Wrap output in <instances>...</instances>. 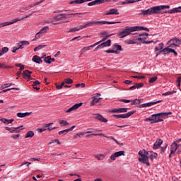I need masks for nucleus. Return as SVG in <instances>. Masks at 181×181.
Masks as SVG:
<instances>
[{
    "instance_id": "1",
    "label": "nucleus",
    "mask_w": 181,
    "mask_h": 181,
    "mask_svg": "<svg viewBox=\"0 0 181 181\" xmlns=\"http://www.w3.org/2000/svg\"><path fill=\"white\" fill-rule=\"evenodd\" d=\"M139 155L140 156L139 158V162L143 163V165H146V166H151L149 158L151 160H153V159H156L158 158V153L152 151H146L145 150L140 151L139 152Z\"/></svg>"
},
{
    "instance_id": "2",
    "label": "nucleus",
    "mask_w": 181,
    "mask_h": 181,
    "mask_svg": "<svg viewBox=\"0 0 181 181\" xmlns=\"http://www.w3.org/2000/svg\"><path fill=\"white\" fill-rule=\"evenodd\" d=\"M170 8V6H156L154 7H151L148 8L147 10H141L140 15L143 16H148L150 15H158L160 12V11H163V9H169Z\"/></svg>"
},
{
    "instance_id": "3",
    "label": "nucleus",
    "mask_w": 181,
    "mask_h": 181,
    "mask_svg": "<svg viewBox=\"0 0 181 181\" xmlns=\"http://www.w3.org/2000/svg\"><path fill=\"white\" fill-rule=\"evenodd\" d=\"M138 30V26L129 27L126 26L118 34L119 37L120 39H123V37H127V36H129L132 32H136Z\"/></svg>"
},
{
    "instance_id": "4",
    "label": "nucleus",
    "mask_w": 181,
    "mask_h": 181,
    "mask_svg": "<svg viewBox=\"0 0 181 181\" xmlns=\"http://www.w3.org/2000/svg\"><path fill=\"white\" fill-rule=\"evenodd\" d=\"M168 115H172V112H161V113L152 115L151 117H153V122H151V124L162 122V121H163V118H166Z\"/></svg>"
},
{
    "instance_id": "5",
    "label": "nucleus",
    "mask_w": 181,
    "mask_h": 181,
    "mask_svg": "<svg viewBox=\"0 0 181 181\" xmlns=\"http://www.w3.org/2000/svg\"><path fill=\"white\" fill-rule=\"evenodd\" d=\"M86 13H76L70 14H59L54 17V21H63V19H67L71 18V16H77V15H84Z\"/></svg>"
},
{
    "instance_id": "6",
    "label": "nucleus",
    "mask_w": 181,
    "mask_h": 181,
    "mask_svg": "<svg viewBox=\"0 0 181 181\" xmlns=\"http://www.w3.org/2000/svg\"><path fill=\"white\" fill-rule=\"evenodd\" d=\"M181 145L180 144H176V142H173L172 144H171V147H170V153L169 154V158L170 159V158H172V156H173V155H175V152H176V151H177V153H180L181 152Z\"/></svg>"
},
{
    "instance_id": "7",
    "label": "nucleus",
    "mask_w": 181,
    "mask_h": 181,
    "mask_svg": "<svg viewBox=\"0 0 181 181\" xmlns=\"http://www.w3.org/2000/svg\"><path fill=\"white\" fill-rule=\"evenodd\" d=\"M139 37L136 38V40H139V42H141V43H144L145 45H149V43H153V41H145V39H146V37H148V36H149V34L146 33H140L139 35Z\"/></svg>"
},
{
    "instance_id": "8",
    "label": "nucleus",
    "mask_w": 181,
    "mask_h": 181,
    "mask_svg": "<svg viewBox=\"0 0 181 181\" xmlns=\"http://www.w3.org/2000/svg\"><path fill=\"white\" fill-rule=\"evenodd\" d=\"M91 23H86L85 25H78L75 28H71L68 32L69 33H71L73 32H78V30H81V29H85V28H88Z\"/></svg>"
},
{
    "instance_id": "9",
    "label": "nucleus",
    "mask_w": 181,
    "mask_h": 181,
    "mask_svg": "<svg viewBox=\"0 0 181 181\" xmlns=\"http://www.w3.org/2000/svg\"><path fill=\"white\" fill-rule=\"evenodd\" d=\"M115 23H121V21H116V22H111V21H92L91 25H115Z\"/></svg>"
},
{
    "instance_id": "10",
    "label": "nucleus",
    "mask_w": 181,
    "mask_h": 181,
    "mask_svg": "<svg viewBox=\"0 0 181 181\" xmlns=\"http://www.w3.org/2000/svg\"><path fill=\"white\" fill-rule=\"evenodd\" d=\"M50 125H53V123L45 124L43 127L39 129V132H45V131H53V129H57V127L50 128Z\"/></svg>"
},
{
    "instance_id": "11",
    "label": "nucleus",
    "mask_w": 181,
    "mask_h": 181,
    "mask_svg": "<svg viewBox=\"0 0 181 181\" xmlns=\"http://www.w3.org/2000/svg\"><path fill=\"white\" fill-rule=\"evenodd\" d=\"M159 53H162L163 54H169V53H173L175 56H177V52L175 49L169 47L163 49L159 52Z\"/></svg>"
},
{
    "instance_id": "12",
    "label": "nucleus",
    "mask_w": 181,
    "mask_h": 181,
    "mask_svg": "<svg viewBox=\"0 0 181 181\" xmlns=\"http://www.w3.org/2000/svg\"><path fill=\"white\" fill-rule=\"evenodd\" d=\"M168 43H170V47H173L175 46V47H179L178 45H181V39L178 38H174L170 40Z\"/></svg>"
},
{
    "instance_id": "13",
    "label": "nucleus",
    "mask_w": 181,
    "mask_h": 181,
    "mask_svg": "<svg viewBox=\"0 0 181 181\" xmlns=\"http://www.w3.org/2000/svg\"><path fill=\"white\" fill-rule=\"evenodd\" d=\"M91 135L94 136H105V138H110V139H112V141H115L117 145H119V142H118L114 136H107L103 133H94V132H91Z\"/></svg>"
},
{
    "instance_id": "14",
    "label": "nucleus",
    "mask_w": 181,
    "mask_h": 181,
    "mask_svg": "<svg viewBox=\"0 0 181 181\" xmlns=\"http://www.w3.org/2000/svg\"><path fill=\"white\" fill-rule=\"evenodd\" d=\"M129 108L127 107H121V108H115L110 111L112 114H121L122 112H127Z\"/></svg>"
},
{
    "instance_id": "15",
    "label": "nucleus",
    "mask_w": 181,
    "mask_h": 181,
    "mask_svg": "<svg viewBox=\"0 0 181 181\" xmlns=\"http://www.w3.org/2000/svg\"><path fill=\"white\" fill-rule=\"evenodd\" d=\"M133 114H135V111H131L126 114L114 115L113 117H115V118H129Z\"/></svg>"
},
{
    "instance_id": "16",
    "label": "nucleus",
    "mask_w": 181,
    "mask_h": 181,
    "mask_svg": "<svg viewBox=\"0 0 181 181\" xmlns=\"http://www.w3.org/2000/svg\"><path fill=\"white\" fill-rule=\"evenodd\" d=\"M100 95H101L100 93H96L93 95L91 105H95V104H97L100 100H103V98H100Z\"/></svg>"
},
{
    "instance_id": "17",
    "label": "nucleus",
    "mask_w": 181,
    "mask_h": 181,
    "mask_svg": "<svg viewBox=\"0 0 181 181\" xmlns=\"http://www.w3.org/2000/svg\"><path fill=\"white\" fill-rule=\"evenodd\" d=\"M159 103H162V100H158L156 102H149L147 103H144L139 105V108H146V107H152V105H155V104H159Z\"/></svg>"
},
{
    "instance_id": "18",
    "label": "nucleus",
    "mask_w": 181,
    "mask_h": 181,
    "mask_svg": "<svg viewBox=\"0 0 181 181\" xmlns=\"http://www.w3.org/2000/svg\"><path fill=\"white\" fill-rule=\"evenodd\" d=\"M92 117L95 119H98V121H100L101 122H107L108 119L104 118L103 115L100 114H93L92 115Z\"/></svg>"
},
{
    "instance_id": "19",
    "label": "nucleus",
    "mask_w": 181,
    "mask_h": 181,
    "mask_svg": "<svg viewBox=\"0 0 181 181\" xmlns=\"http://www.w3.org/2000/svg\"><path fill=\"white\" fill-rule=\"evenodd\" d=\"M81 105H83V103H76L71 107L66 110L65 112H71V111H76V110H78V108H80Z\"/></svg>"
},
{
    "instance_id": "20",
    "label": "nucleus",
    "mask_w": 181,
    "mask_h": 181,
    "mask_svg": "<svg viewBox=\"0 0 181 181\" xmlns=\"http://www.w3.org/2000/svg\"><path fill=\"white\" fill-rule=\"evenodd\" d=\"M111 46V40H108L107 41L99 45L95 49L98 50V49H104V47H107Z\"/></svg>"
},
{
    "instance_id": "21",
    "label": "nucleus",
    "mask_w": 181,
    "mask_h": 181,
    "mask_svg": "<svg viewBox=\"0 0 181 181\" xmlns=\"http://www.w3.org/2000/svg\"><path fill=\"white\" fill-rule=\"evenodd\" d=\"M110 36H112V34L110 35L105 31L100 33V37H102L101 42H105V40H107Z\"/></svg>"
},
{
    "instance_id": "22",
    "label": "nucleus",
    "mask_w": 181,
    "mask_h": 181,
    "mask_svg": "<svg viewBox=\"0 0 181 181\" xmlns=\"http://www.w3.org/2000/svg\"><path fill=\"white\" fill-rule=\"evenodd\" d=\"M142 0H125L124 1H120L117 5H127V4H135V2H141Z\"/></svg>"
},
{
    "instance_id": "23",
    "label": "nucleus",
    "mask_w": 181,
    "mask_h": 181,
    "mask_svg": "<svg viewBox=\"0 0 181 181\" xmlns=\"http://www.w3.org/2000/svg\"><path fill=\"white\" fill-rule=\"evenodd\" d=\"M163 144V141L160 139H158L153 144V149H158V148H160V145Z\"/></svg>"
},
{
    "instance_id": "24",
    "label": "nucleus",
    "mask_w": 181,
    "mask_h": 181,
    "mask_svg": "<svg viewBox=\"0 0 181 181\" xmlns=\"http://www.w3.org/2000/svg\"><path fill=\"white\" fill-rule=\"evenodd\" d=\"M110 0H95L91 2V6L94 5H101V4H105V2H109Z\"/></svg>"
},
{
    "instance_id": "25",
    "label": "nucleus",
    "mask_w": 181,
    "mask_h": 181,
    "mask_svg": "<svg viewBox=\"0 0 181 181\" xmlns=\"http://www.w3.org/2000/svg\"><path fill=\"white\" fill-rule=\"evenodd\" d=\"M75 128H76V126H72L69 129L59 132L58 134H59V135H66V134H69V132H70V131H73V129Z\"/></svg>"
},
{
    "instance_id": "26",
    "label": "nucleus",
    "mask_w": 181,
    "mask_h": 181,
    "mask_svg": "<svg viewBox=\"0 0 181 181\" xmlns=\"http://www.w3.org/2000/svg\"><path fill=\"white\" fill-rule=\"evenodd\" d=\"M91 0H74L69 2V5H74L78 4H84V2H90Z\"/></svg>"
},
{
    "instance_id": "27",
    "label": "nucleus",
    "mask_w": 181,
    "mask_h": 181,
    "mask_svg": "<svg viewBox=\"0 0 181 181\" xmlns=\"http://www.w3.org/2000/svg\"><path fill=\"white\" fill-rule=\"evenodd\" d=\"M105 15H119V13H118V9L117 8H110Z\"/></svg>"
},
{
    "instance_id": "28",
    "label": "nucleus",
    "mask_w": 181,
    "mask_h": 181,
    "mask_svg": "<svg viewBox=\"0 0 181 181\" xmlns=\"http://www.w3.org/2000/svg\"><path fill=\"white\" fill-rule=\"evenodd\" d=\"M32 60H33V62H34V63H37L38 64H40V63H43V61L42 60V58H40L37 55H35L33 57Z\"/></svg>"
},
{
    "instance_id": "29",
    "label": "nucleus",
    "mask_w": 181,
    "mask_h": 181,
    "mask_svg": "<svg viewBox=\"0 0 181 181\" xmlns=\"http://www.w3.org/2000/svg\"><path fill=\"white\" fill-rule=\"evenodd\" d=\"M181 12V6L174 8L168 11V13H179Z\"/></svg>"
},
{
    "instance_id": "30",
    "label": "nucleus",
    "mask_w": 181,
    "mask_h": 181,
    "mask_svg": "<svg viewBox=\"0 0 181 181\" xmlns=\"http://www.w3.org/2000/svg\"><path fill=\"white\" fill-rule=\"evenodd\" d=\"M30 74H32V71L29 70H25L23 72V76H24L27 78H32V76H30Z\"/></svg>"
},
{
    "instance_id": "31",
    "label": "nucleus",
    "mask_w": 181,
    "mask_h": 181,
    "mask_svg": "<svg viewBox=\"0 0 181 181\" xmlns=\"http://www.w3.org/2000/svg\"><path fill=\"white\" fill-rule=\"evenodd\" d=\"M30 114H32V112H25V113L18 112L17 114V117H18V118H25V117H29Z\"/></svg>"
},
{
    "instance_id": "32",
    "label": "nucleus",
    "mask_w": 181,
    "mask_h": 181,
    "mask_svg": "<svg viewBox=\"0 0 181 181\" xmlns=\"http://www.w3.org/2000/svg\"><path fill=\"white\" fill-rule=\"evenodd\" d=\"M44 62H45V63H47V64H50V63L54 62V58H52V57L48 56L45 58Z\"/></svg>"
},
{
    "instance_id": "33",
    "label": "nucleus",
    "mask_w": 181,
    "mask_h": 181,
    "mask_svg": "<svg viewBox=\"0 0 181 181\" xmlns=\"http://www.w3.org/2000/svg\"><path fill=\"white\" fill-rule=\"evenodd\" d=\"M8 51H9V48H8L6 47H3L0 50V57H1V56H4V54H5V53H8Z\"/></svg>"
},
{
    "instance_id": "34",
    "label": "nucleus",
    "mask_w": 181,
    "mask_h": 181,
    "mask_svg": "<svg viewBox=\"0 0 181 181\" xmlns=\"http://www.w3.org/2000/svg\"><path fill=\"white\" fill-rule=\"evenodd\" d=\"M112 49H116V51L118 52V50L119 52H122V47H121V45H118V44H115L113 46H112Z\"/></svg>"
},
{
    "instance_id": "35",
    "label": "nucleus",
    "mask_w": 181,
    "mask_h": 181,
    "mask_svg": "<svg viewBox=\"0 0 181 181\" xmlns=\"http://www.w3.org/2000/svg\"><path fill=\"white\" fill-rule=\"evenodd\" d=\"M35 136V133L33 132V131H29L27 132L25 138H33V136Z\"/></svg>"
},
{
    "instance_id": "36",
    "label": "nucleus",
    "mask_w": 181,
    "mask_h": 181,
    "mask_svg": "<svg viewBox=\"0 0 181 181\" xmlns=\"http://www.w3.org/2000/svg\"><path fill=\"white\" fill-rule=\"evenodd\" d=\"M64 84H73V79L68 78L64 79V81H63Z\"/></svg>"
},
{
    "instance_id": "37",
    "label": "nucleus",
    "mask_w": 181,
    "mask_h": 181,
    "mask_svg": "<svg viewBox=\"0 0 181 181\" xmlns=\"http://www.w3.org/2000/svg\"><path fill=\"white\" fill-rule=\"evenodd\" d=\"M49 30V27L45 26L43 27L39 32V33L43 34V33H46V32H48Z\"/></svg>"
},
{
    "instance_id": "38",
    "label": "nucleus",
    "mask_w": 181,
    "mask_h": 181,
    "mask_svg": "<svg viewBox=\"0 0 181 181\" xmlns=\"http://www.w3.org/2000/svg\"><path fill=\"white\" fill-rule=\"evenodd\" d=\"M163 46H164V45H163V42L160 43L158 45V47H156L155 52H158L159 50H162V49H163Z\"/></svg>"
},
{
    "instance_id": "39",
    "label": "nucleus",
    "mask_w": 181,
    "mask_h": 181,
    "mask_svg": "<svg viewBox=\"0 0 181 181\" xmlns=\"http://www.w3.org/2000/svg\"><path fill=\"white\" fill-rule=\"evenodd\" d=\"M59 122L61 127H66V125H69V122L66 120H59Z\"/></svg>"
},
{
    "instance_id": "40",
    "label": "nucleus",
    "mask_w": 181,
    "mask_h": 181,
    "mask_svg": "<svg viewBox=\"0 0 181 181\" xmlns=\"http://www.w3.org/2000/svg\"><path fill=\"white\" fill-rule=\"evenodd\" d=\"M5 129L9 131L10 134H13V132H15V127H5Z\"/></svg>"
},
{
    "instance_id": "41",
    "label": "nucleus",
    "mask_w": 181,
    "mask_h": 181,
    "mask_svg": "<svg viewBox=\"0 0 181 181\" xmlns=\"http://www.w3.org/2000/svg\"><path fill=\"white\" fill-rule=\"evenodd\" d=\"M90 49H91V46L85 47H83V48L81 49V53L83 54V53H86V52L90 50Z\"/></svg>"
},
{
    "instance_id": "42",
    "label": "nucleus",
    "mask_w": 181,
    "mask_h": 181,
    "mask_svg": "<svg viewBox=\"0 0 181 181\" xmlns=\"http://www.w3.org/2000/svg\"><path fill=\"white\" fill-rule=\"evenodd\" d=\"M115 154L116 155V157L118 158L119 156H122V155H124L125 151H118V152L115 153Z\"/></svg>"
},
{
    "instance_id": "43",
    "label": "nucleus",
    "mask_w": 181,
    "mask_h": 181,
    "mask_svg": "<svg viewBox=\"0 0 181 181\" xmlns=\"http://www.w3.org/2000/svg\"><path fill=\"white\" fill-rule=\"evenodd\" d=\"M156 80H158V76H153V77L149 78L148 83L152 84L153 83H155V81H156Z\"/></svg>"
},
{
    "instance_id": "44",
    "label": "nucleus",
    "mask_w": 181,
    "mask_h": 181,
    "mask_svg": "<svg viewBox=\"0 0 181 181\" xmlns=\"http://www.w3.org/2000/svg\"><path fill=\"white\" fill-rule=\"evenodd\" d=\"M175 93H176V91L175 90H173V91H168V92H166V93H164L162 94V95H172V94H175Z\"/></svg>"
},
{
    "instance_id": "45",
    "label": "nucleus",
    "mask_w": 181,
    "mask_h": 181,
    "mask_svg": "<svg viewBox=\"0 0 181 181\" xmlns=\"http://www.w3.org/2000/svg\"><path fill=\"white\" fill-rule=\"evenodd\" d=\"M137 30H146V32H149V29L146 27L137 26Z\"/></svg>"
},
{
    "instance_id": "46",
    "label": "nucleus",
    "mask_w": 181,
    "mask_h": 181,
    "mask_svg": "<svg viewBox=\"0 0 181 181\" xmlns=\"http://www.w3.org/2000/svg\"><path fill=\"white\" fill-rule=\"evenodd\" d=\"M96 158L98 159V160H103L105 158V156L103 154H100L96 156Z\"/></svg>"
},
{
    "instance_id": "47",
    "label": "nucleus",
    "mask_w": 181,
    "mask_h": 181,
    "mask_svg": "<svg viewBox=\"0 0 181 181\" xmlns=\"http://www.w3.org/2000/svg\"><path fill=\"white\" fill-rule=\"evenodd\" d=\"M45 47L46 45H39L34 49V52H37L38 50H40L41 49H43V47Z\"/></svg>"
},
{
    "instance_id": "48",
    "label": "nucleus",
    "mask_w": 181,
    "mask_h": 181,
    "mask_svg": "<svg viewBox=\"0 0 181 181\" xmlns=\"http://www.w3.org/2000/svg\"><path fill=\"white\" fill-rule=\"evenodd\" d=\"M20 45L23 46H29L30 43L28 41H21Z\"/></svg>"
},
{
    "instance_id": "49",
    "label": "nucleus",
    "mask_w": 181,
    "mask_h": 181,
    "mask_svg": "<svg viewBox=\"0 0 181 181\" xmlns=\"http://www.w3.org/2000/svg\"><path fill=\"white\" fill-rule=\"evenodd\" d=\"M106 53H115V54H118L119 53L118 51H115L114 49H108L105 51Z\"/></svg>"
},
{
    "instance_id": "50",
    "label": "nucleus",
    "mask_w": 181,
    "mask_h": 181,
    "mask_svg": "<svg viewBox=\"0 0 181 181\" xmlns=\"http://www.w3.org/2000/svg\"><path fill=\"white\" fill-rule=\"evenodd\" d=\"M21 21H23V18H15L13 20L11 21L12 25H13V23H16V22H19Z\"/></svg>"
},
{
    "instance_id": "51",
    "label": "nucleus",
    "mask_w": 181,
    "mask_h": 181,
    "mask_svg": "<svg viewBox=\"0 0 181 181\" xmlns=\"http://www.w3.org/2000/svg\"><path fill=\"white\" fill-rule=\"evenodd\" d=\"M23 127V126H20L18 127H15V132H16V133L21 132V131H22V129H22Z\"/></svg>"
},
{
    "instance_id": "52",
    "label": "nucleus",
    "mask_w": 181,
    "mask_h": 181,
    "mask_svg": "<svg viewBox=\"0 0 181 181\" xmlns=\"http://www.w3.org/2000/svg\"><path fill=\"white\" fill-rule=\"evenodd\" d=\"M2 23V28L5 26H9V25H12V21L11 22H5V23Z\"/></svg>"
},
{
    "instance_id": "53",
    "label": "nucleus",
    "mask_w": 181,
    "mask_h": 181,
    "mask_svg": "<svg viewBox=\"0 0 181 181\" xmlns=\"http://www.w3.org/2000/svg\"><path fill=\"white\" fill-rule=\"evenodd\" d=\"M64 86V82H62L61 85L56 86L57 90H62V88H63Z\"/></svg>"
},
{
    "instance_id": "54",
    "label": "nucleus",
    "mask_w": 181,
    "mask_h": 181,
    "mask_svg": "<svg viewBox=\"0 0 181 181\" xmlns=\"http://www.w3.org/2000/svg\"><path fill=\"white\" fill-rule=\"evenodd\" d=\"M0 121L4 124H6V125H8V119L2 118V119H0Z\"/></svg>"
},
{
    "instance_id": "55",
    "label": "nucleus",
    "mask_w": 181,
    "mask_h": 181,
    "mask_svg": "<svg viewBox=\"0 0 181 181\" xmlns=\"http://www.w3.org/2000/svg\"><path fill=\"white\" fill-rule=\"evenodd\" d=\"M119 101H120L121 103H131L132 100H127V99H120Z\"/></svg>"
},
{
    "instance_id": "56",
    "label": "nucleus",
    "mask_w": 181,
    "mask_h": 181,
    "mask_svg": "<svg viewBox=\"0 0 181 181\" xmlns=\"http://www.w3.org/2000/svg\"><path fill=\"white\" fill-rule=\"evenodd\" d=\"M18 11L21 12V13H23V12H26V8L21 7L19 8Z\"/></svg>"
},
{
    "instance_id": "57",
    "label": "nucleus",
    "mask_w": 181,
    "mask_h": 181,
    "mask_svg": "<svg viewBox=\"0 0 181 181\" xmlns=\"http://www.w3.org/2000/svg\"><path fill=\"white\" fill-rule=\"evenodd\" d=\"M9 87V83H5L1 86V90H4V88H8Z\"/></svg>"
},
{
    "instance_id": "58",
    "label": "nucleus",
    "mask_w": 181,
    "mask_h": 181,
    "mask_svg": "<svg viewBox=\"0 0 181 181\" xmlns=\"http://www.w3.org/2000/svg\"><path fill=\"white\" fill-rule=\"evenodd\" d=\"M37 5H40L39 1H37V2L34 3L33 4H30L29 6V8H33L34 6H37Z\"/></svg>"
},
{
    "instance_id": "59",
    "label": "nucleus",
    "mask_w": 181,
    "mask_h": 181,
    "mask_svg": "<svg viewBox=\"0 0 181 181\" xmlns=\"http://www.w3.org/2000/svg\"><path fill=\"white\" fill-rule=\"evenodd\" d=\"M115 159H117V156L115 155V153L112 154L110 156V160H115Z\"/></svg>"
},
{
    "instance_id": "60",
    "label": "nucleus",
    "mask_w": 181,
    "mask_h": 181,
    "mask_svg": "<svg viewBox=\"0 0 181 181\" xmlns=\"http://www.w3.org/2000/svg\"><path fill=\"white\" fill-rule=\"evenodd\" d=\"M20 134H13L11 135V138H13V139H18V138H19Z\"/></svg>"
},
{
    "instance_id": "61",
    "label": "nucleus",
    "mask_w": 181,
    "mask_h": 181,
    "mask_svg": "<svg viewBox=\"0 0 181 181\" xmlns=\"http://www.w3.org/2000/svg\"><path fill=\"white\" fill-rule=\"evenodd\" d=\"M39 84H40V82H39V81H35L33 82V87H36V86H39Z\"/></svg>"
},
{
    "instance_id": "62",
    "label": "nucleus",
    "mask_w": 181,
    "mask_h": 181,
    "mask_svg": "<svg viewBox=\"0 0 181 181\" xmlns=\"http://www.w3.org/2000/svg\"><path fill=\"white\" fill-rule=\"evenodd\" d=\"M134 101L135 104H141V101H142V99H135Z\"/></svg>"
},
{
    "instance_id": "63",
    "label": "nucleus",
    "mask_w": 181,
    "mask_h": 181,
    "mask_svg": "<svg viewBox=\"0 0 181 181\" xmlns=\"http://www.w3.org/2000/svg\"><path fill=\"white\" fill-rule=\"evenodd\" d=\"M0 69H8V66L4 64L0 63Z\"/></svg>"
},
{
    "instance_id": "64",
    "label": "nucleus",
    "mask_w": 181,
    "mask_h": 181,
    "mask_svg": "<svg viewBox=\"0 0 181 181\" xmlns=\"http://www.w3.org/2000/svg\"><path fill=\"white\" fill-rule=\"evenodd\" d=\"M136 88H141V87H144V83H136Z\"/></svg>"
}]
</instances>
